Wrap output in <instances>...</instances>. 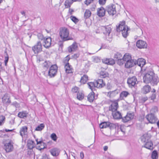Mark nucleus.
<instances>
[{"label": "nucleus", "mask_w": 159, "mask_h": 159, "mask_svg": "<svg viewBox=\"0 0 159 159\" xmlns=\"http://www.w3.org/2000/svg\"><path fill=\"white\" fill-rule=\"evenodd\" d=\"M95 94L94 91H92L87 96L88 101L90 102H93L94 100H95Z\"/></svg>", "instance_id": "nucleus-24"}, {"label": "nucleus", "mask_w": 159, "mask_h": 159, "mask_svg": "<svg viewBox=\"0 0 159 159\" xmlns=\"http://www.w3.org/2000/svg\"><path fill=\"white\" fill-rule=\"evenodd\" d=\"M78 47L77 43L74 42L68 48V51L69 52H71L75 50Z\"/></svg>", "instance_id": "nucleus-31"}, {"label": "nucleus", "mask_w": 159, "mask_h": 159, "mask_svg": "<svg viewBox=\"0 0 159 159\" xmlns=\"http://www.w3.org/2000/svg\"><path fill=\"white\" fill-rule=\"evenodd\" d=\"M106 9L109 15L113 16L116 13V6L113 4H111L106 6Z\"/></svg>", "instance_id": "nucleus-9"}, {"label": "nucleus", "mask_w": 159, "mask_h": 159, "mask_svg": "<svg viewBox=\"0 0 159 159\" xmlns=\"http://www.w3.org/2000/svg\"><path fill=\"white\" fill-rule=\"evenodd\" d=\"M106 11V9L101 7L98 8L97 14L99 17H102L105 16Z\"/></svg>", "instance_id": "nucleus-16"}, {"label": "nucleus", "mask_w": 159, "mask_h": 159, "mask_svg": "<svg viewBox=\"0 0 159 159\" xmlns=\"http://www.w3.org/2000/svg\"><path fill=\"white\" fill-rule=\"evenodd\" d=\"M153 145V143L152 141H149L145 143V144L144 146V147L150 150H152L153 148L152 147Z\"/></svg>", "instance_id": "nucleus-29"}, {"label": "nucleus", "mask_w": 159, "mask_h": 159, "mask_svg": "<svg viewBox=\"0 0 159 159\" xmlns=\"http://www.w3.org/2000/svg\"><path fill=\"white\" fill-rule=\"evenodd\" d=\"M65 68L66 73L67 74L72 73L73 72L72 70L73 68L71 66L70 64L69 63H66L65 65Z\"/></svg>", "instance_id": "nucleus-23"}, {"label": "nucleus", "mask_w": 159, "mask_h": 159, "mask_svg": "<svg viewBox=\"0 0 159 159\" xmlns=\"http://www.w3.org/2000/svg\"><path fill=\"white\" fill-rule=\"evenodd\" d=\"M100 77L102 78H105L109 76L107 72L105 71H102L100 72Z\"/></svg>", "instance_id": "nucleus-40"}, {"label": "nucleus", "mask_w": 159, "mask_h": 159, "mask_svg": "<svg viewBox=\"0 0 159 159\" xmlns=\"http://www.w3.org/2000/svg\"><path fill=\"white\" fill-rule=\"evenodd\" d=\"M50 152L51 154L53 156H58L60 152L59 149L57 148H54L50 150Z\"/></svg>", "instance_id": "nucleus-27"}, {"label": "nucleus", "mask_w": 159, "mask_h": 159, "mask_svg": "<svg viewBox=\"0 0 159 159\" xmlns=\"http://www.w3.org/2000/svg\"><path fill=\"white\" fill-rule=\"evenodd\" d=\"M34 142L32 140H28L27 144L28 148L30 150L34 148Z\"/></svg>", "instance_id": "nucleus-34"}, {"label": "nucleus", "mask_w": 159, "mask_h": 159, "mask_svg": "<svg viewBox=\"0 0 159 159\" xmlns=\"http://www.w3.org/2000/svg\"><path fill=\"white\" fill-rule=\"evenodd\" d=\"M33 150H29L27 152V155L29 156H31L33 155Z\"/></svg>", "instance_id": "nucleus-61"}, {"label": "nucleus", "mask_w": 159, "mask_h": 159, "mask_svg": "<svg viewBox=\"0 0 159 159\" xmlns=\"http://www.w3.org/2000/svg\"><path fill=\"white\" fill-rule=\"evenodd\" d=\"M111 86L109 83H108L107 84V88L108 89H111Z\"/></svg>", "instance_id": "nucleus-63"}, {"label": "nucleus", "mask_w": 159, "mask_h": 159, "mask_svg": "<svg viewBox=\"0 0 159 159\" xmlns=\"http://www.w3.org/2000/svg\"><path fill=\"white\" fill-rule=\"evenodd\" d=\"M151 138L150 136L148 135V134H144L141 137V141L144 143H146L151 141L150 139Z\"/></svg>", "instance_id": "nucleus-28"}, {"label": "nucleus", "mask_w": 159, "mask_h": 159, "mask_svg": "<svg viewBox=\"0 0 159 159\" xmlns=\"http://www.w3.org/2000/svg\"><path fill=\"white\" fill-rule=\"evenodd\" d=\"M7 56L5 57V60L4 61L5 65V66H7V63L9 60V57L7 54Z\"/></svg>", "instance_id": "nucleus-54"}, {"label": "nucleus", "mask_w": 159, "mask_h": 159, "mask_svg": "<svg viewBox=\"0 0 159 159\" xmlns=\"http://www.w3.org/2000/svg\"><path fill=\"white\" fill-rule=\"evenodd\" d=\"M124 59L125 66L126 68H130L136 65V60L132 59L131 55L129 53H126L124 55Z\"/></svg>", "instance_id": "nucleus-2"}, {"label": "nucleus", "mask_w": 159, "mask_h": 159, "mask_svg": "<svg viewBox=\"0 0 159 159\" xmlns=\"http://www.w3.org/2000/svg\"><path fill=\"white\" fill-rule=\"evenodd\" d=\"M7 56L5 57V60L4 61L5 65V66H7V63L9 60V57L7 54Z\"/></svg>", "instance_id": "nucleus-55"}, {"label": "nucleus", "mask_w": 159, "mask_h": 159, "mask_svg": "<svg viewBox=\"0 0 159 159\" xmlns=\"http://www.w3.org/2000/svg\"><path fill=\"white\" fill-rule=\"evenodd\" d=\"M151 90V87L148 84L143 86L141 89V92L143 94H146L149 93Z\"/></svg>", "instance_id": "nucleus-14"}, {"label": "nucleus", "mask_w": 159, "mask_h": 159, "mask_svg": "<svg viewBox=\"0 0 159 159\" xmlns=\"http://www.w3.org/2000/svg\"><path fill=\"white\" fill-rule=\"evenodd\" d=\"M70 18L71 20L75 24L77 23L79 21L78 19L75 16H71Z\"/></svg>", "instance_id": "nucleus-46"}, {"label": "nucleus", "mask_w": 159, "mask_h": 159, "mask_svg": "<svg viewBox=\"0 0 159 159\" xmlns=\"http://www.w3.org/2000/svg\"><path fill=\"white\" fill-rule=\"evenodd\" d=\"M158 111V109L157 107H154L153 108H152L151 110V113H153L154 112H157Z\"/></svg>", "instance_id": "nucleus-50"}, {"label": "nucleus", "mask_w": 159, "mask_h": 159, "mask_svg": "<svg viewBox=\"0 0 159 159\" xmlns=\"http://www.w3.org/2000/svg\"><path fill=\"white\" fill-rule=\"evenodd\" d=\"M41 159H50V158L48 157V155L46 154H43L42 155Z\"/></svg>", "instance_id": "nucleus-53"}, {"label": "nucleus", "mask_w": 159, "mask_h": 159, "mask_svg": "<svg viewBox=\"0 0 159 159\" xmlns=\"http://www.w3.org/2000/svg\"><path fill=\"white\" fill-rule=\"evenodd\" d=\"M134 114L133 113H127L125 116L122 118V121L124 122H127L134 118Z\"/></svg>", "instance_id": "nucleus-15"}, {"label": "nucleus", "mask_w": 159, "mask_h": 159, "mask_svg": "<svg viewBox=\"0 0 159 159\" xmlns=\"http://www.w3.org/2000/svg\"><path fill=\"white\" fill-rule=\"evenodd\" d=\"M69 8L68 13L70 15H72L73 14V13L74 12V11L73 9L70 8V7Z\"/></svg>", "instance_id": "nucleus-62"}, {"label": "nucleus", "mask_w": 159, "mask_h": 159, "mask_svg": "<svg viewBox=\"0 0 159 159\" xmlns=\"http://www.w3.org/2000/svg\"><path fill=\"white\" fill-rule=\"evenodd\" d=\"M5 117L4 116H0V125H2L5 120Z\"/></svg>", "instance_id": "nucleus-47"}, {"label": "nucleus", "mask_w": 159, "mask_h": 159, "mask_svg": "<svg viewBox=\"0 0 159 159\" xmlns=\"http://www.w3.org/2000/svg\"><path fill=\"white\" fill-rule=\"evenodd\" d=\"M112 114L114 118L115 119H122L123 117H122L121 113L119 111H115L113 112H112Z\"/></svg>", "instance_id": "nucleus-26"}, {"label": "nucleus", "mask_w": 159, "mask_h": 159, "mask_svg": "<svg viewBox=\"0 0 159 159\" xmlns=\"http://www.w3.org/2000/svg\"><path fill=\"white\" fill-rule=\"evenodd\" d=\"M28 113L27 111H22L19 112L18 114V116L21 118H24L27 117Z\"/></svg>", "instance_id": "nucleus-30"}, {"label": "nucleus", "mask_w": 159, "mask_h": 159, "mask_svg": "<svg viewBox=\"0 0 159 159\" xmlns=\"http://www.w3.org/2000/svg\"><path fill=\"white\" fill-rule=\"evenodd\" d=\"M118 93L117 92L116 90H115L114 91L109 92L107 93V96L110 97H113L115 96L116 94H118Z\"/></svg>", "instance_id": "nucleus-43"}, {"label": "nucleus", "mask_w": 159, "mask_h": 159, "mask_svg": "<svg viewBox=\"0 0 159 159\" xmlns=\"http://www.w3.org/2000/svg\"><path fill=\"white\" fill-rule=\"evenodd\" d=\"M151 157L152 159H157L158 157V153L157 150H154L152 154Z\"/></svg>", "instance_id": "nucleus-42"}, {"label": "nucleus", "mask_w": 159, "mask_h": 159, "mask_svg": "<svg viewBox=\"0 0 159 159\" xmlns=\"http://www.w3.org/2000/svg\"><path fill=\"white\" fill-rule=\"evenodd\" d=\"M70 58L69 55H67L66 57H65L64 61L63 62L64 63L66 64V63H69L68 61L70 59Z\"/></svg>", "instance_id": "nucleus-48"}, {"label": "nucleus", "mask_w": 159, "mask_h": 159, "mask_svg": "<svg viewBox=\"0 0 159 159\" xmlns=\"http://www.w3.org/2000/svg\"><path fill=\"white\" fill-rule=\"evenodd\" d=\"M84 97V94L82 92L78 91L77 94V98L80 100H82Z\"/></svg>", "instance_id": "nucleus-37"}, {"label": "nucleus", "mask_w": 159, "mask_h": 159, "mask_svg": "<svg viewBox=\"0 0 159 159\" xmlns=\"http://www.w3.org/2000/svg\"><path fill=\"white\" fill-rule=\"evenodd\" d=\"M93 1V0H85L84 3L85 4L88 6Z\"/></svg>", "instance_id": "nucleus-57"}, {"label": "nucleus", "mask_w": 159, "mask_h": 159, "mask_svg": "<svg viewBox=\"0 0 159 159\" xmlns=\"http://www.w3.org/2000/svg\"><path fill=\"white\" fill-rule=\"evenodd\" d=\"M127 83L129 87L131 88L134 87L138 83L137 80L135 76L129 77L127 78Z\"/></svg>", "instance_id": "nucleus-6"}, {"label": "nucleus", "mask_w": 159, "mask_h": 159, "mask_svg": "<svg viewBox=\"0 0 159 159\" xmlns=\"http://www.w3.org/2000/svg\"><path fill=\"white\" fill-rule=\"evenodd\" d=\"M106 0H99V3L101 5H104L106 2Z\"/></svg>", "instance_id": "nucleus-58"}, {"label": "nucleus", "mask_w": 159, "mask_h": 159, "mask_svg": "<svg viewBox=\"0 0 159 159\" xmlns=\"http://www.w3.org/2000/svg\"><path fill=\"white\" fill-rule=\"evenodd\" d=\"M11 105L16 107H18L19 106V104L16 101L12 102Z\"/></svg>", "instance_id": "nucleus-56"}, {"label": "nucleus", "mask_w": 159, "mask_h": 159, "mask_svg": "<svg viewBox=\"0 0 159 159\" xmlns=\"http://www.w3.org/2000/svg\"><path fill=\"white\" fill-rule=\"evenodd\" d=\"M32 50L35 54H38L42 51V45L40 41H38L32 47Z\"/></svg>", "instance_id": "nucleus-7"}, {"label": "nucleus", "mask_w": 159, "mask_h": 159, "mask_svg": "<svg viewBox=\"0 0 159 159\" xmlns=\"http://www.w3.org/2000/svg\"><path fill=\"white\" fill-rule=\"evenodd\" d=\"M88 84L89 88L91 89L92 91H95V87H96V85H95V82H89L88 83Z\"/></svg>", "instance_id": "nucleus-36"}, {"label": "nucleus", "mask_w": 159, "mask_h": 159, "mask_svg": "<svg viewBox=\"0 0 159 159\" xmlns=\"http://www.w3.org/2000/svg\"><path fill=\"white\" fill-rule=\"evenodd\" d=\"M45 44L43 45L44 47L46 48H48L51 45L52 39L50 37L47 38L46 39H44Z\"/></svg>", "instance_id": "nucleus-19"}, {"label": "nucleus", "mask_w": 159, "mask_h": 159, "mask_svg": "<svg viewBox=\"0 0 159 159\" xmlns=\"http://www.w3.org/2000/svg\"><path fill=\"white\" fill-rule=\"evenodd\" d=\"M37 36L38 38L41 40H42L43 39H45V38H43V35L39 33L38 34Z\"/></svg>", "instance_id": "nucleus-59"}, {"label": "nucleus", "mask_w": 159, "mask_h": 159, "mask_svg": "<svg viewBox=\"0 0 159 159\" xmlns=\"http://www.w3.org/2000/svg\"><path fill=\"white\" fill-rule=\"evenodd\" d=\"M125 22L124 20L120 21L118 26H116L117 32H121L122 36L126 38L129 35L128 31L130 30L129 28L125 25Z\"/></svg>", "instance_id": "nucleus-1"}, {"label": "nucleus", "mask_w": 159, "mask_h": 159, "mask_svg": "<svg viewBox=\"0 0 159 159\" xmlns=\"http://www.w3.org/2000/svg\"><path fill=\"white\" fill-rule=\"evenodd\" d=\"M69 34V30L65 27L62 28L59 32L60 36L64 41L71 39L68 37Z\"/></svg>", "instance_id": "nucleus-3"}, {"label": "nucleus", "mask_w": 159, "mask_h": 159, "mask_svg": "<svg viewBox=\"0 0 159 159\" xmlns=\"http://www.w3.org/2000/svg\"><path fill=\"white\" fill-rule=\"evenodd\" d=\"M95 85L97 88H101L105 85V84L103 82L102 79H98L95 82Z\"/></svg>", "instance_id": "nucleus-21"}, {"label": "nucleus", "mask_w": 159, "mask_h": 159, "mask_svg": "<svg viewBox=\"0 0 159 159\" xmlns=\"http://www.w3.org/2000/svg\"><path fill=\"white\" fill-rule=\"evenodd\" d=\"M28 127L26 126H24L21 127L20 130V135L23 137V134H25L27 132Z\"/></svg>", "instance_id": "nucleus-35"}, {"label": "nucleus", "mask_w": 159, "mask_h": 159, "mask_svg": "<svg viewBox=\"0 0 159 159\" xmlns=\"http://www.w3.org/2000/svg\"><path fill=\"white\" fill-rule=\"evenodd\" d=\"M80 157L81 159H83L84 157V153L83 152H82L80 153Z\"/></svg>", "instance_id": "nucleus-64"}, {"label": "nucleus", "mask_w": 159, "mask_h": 159, "mask_svg": "<svg viewBox=\"0 0 159 159\" xmlns=\"http://www.w3.org/2000/svg\"><path fill=\"white\" fill-rule=\"evenodd\" d=\"M52 65V63L50 61H46L43 64V67L44 69H47Z\"/></svg>", "instance_id": "nucleus-33"}, {"label": "nucleus", "mask_w": 159, "mask_h": 159, "mask_svg": "<svg viewBox=\"0 0 159 159\" xmlns=\"http://www.w3.org/2000/svg\"><path fill=\"white\" fill-rule=\"evenodd\" d=\"M91 13L90 11L88 9H86L84 14V17L85 19L89 18L91 16Z\"/></svg>", "instance_id": "nucleus-38"}, {"label": "nucleus", "mask_w": 159, "mask_h": 159, "mask_svg": "<svg viewBox=\"0 0 159 159\" xmlns=\"http://www.w3.org/2000/svg\"><path fill=\"white\" fill-rule=\"evenodd\" d=\"M152 78L151 81L150 83L153 86L157 85L158 83L159 82V79L158 77L155 75L154 74Z\"/></svg>", "instance_id": "nucleus-18"}, {"label": "nucleus", "mask_w": 159, "mask_h": 159, "mask_svg": "<svg viewBox=\"0 0 159 159\" xmlns=\"http://www.w3.org/2000/svg\"><path fill=\"white\" fill-rule=\"evenodd\" d=\"M76 0H66L65 3L64 5L66 8H70L73 2L76 1Z\"/></svg>", "instance_id": "nucleus-32"}, {"label": "nucleus", "mask_w": 159, "mask_h": 159, "mask_svg": "<svg viewBox=\"0 0 159 159\" xmlns=\"http://www.w3.org/2000/svg\"><path fill=\"white\" fill-rule=\"evenodd\" d=\"M154 75V73L152 70L148 71L143 76V82L146 84L149 83Z\"/></svg>", "instance_id": "nucleus-4"}, {"label": "nucleus", "mask_w": 159, "mask_h": 159, "mask_svg": "<svg viewBox=\"0 0 159 159\" xmlns=\"http://www.w3.org/2000/svg\"><path fill=\"white\" fill-rule=\"evenodd\" d=\"M99 127L101 129L109 127L111 129H112L116 128V126L115 124L110 122H103L100 124Z\"/></svg>", "instance_id": "nucleus-8"}, {"label": "nucleus", "mask_w": 159, "mask_h": 159, "mask_svg": "<svg viewBox=\"0 0 159 159\" xmlns=\"http://www.w3.org/2000/svg\"><path fill=\"white\" fill-rule=\"evenodd\" d=\"M114 58L116 61L118 65L120 66L124 64V56L119 52H117L114 56Z\"/></svg>", "instance_id": "nucleus-5"}, {"label": "nucleus", "mask_w": 159, "mask_h": 159, "mask_svg": "<svg viewBox=\"0 0 159 159\" xmlns=\"http://www.w3.org/2000/svg\"><path fill=\"white\" fill-rule=\"evenodd\" d=\"M57 68L58 67L56 65H52L50 66L48 72L49 76L51 77H54L57 72Z\"/></svg>", "instance_id": "nucleus-10"}, {"label": "nucleus", "mask_w": 159, "mask_h": 159, "mask_svg": "<svg viewBox=\"0 0 159 159\" xmlns=\"http://www.w3.org/2000/svg\"><path fill=\"white\" fill-rule=\"evenodd\" d=\"M156 93H152V95L149 98H150L151 100H154L155 99L156 97Z\"/></svg>", "instance_id": "nucleus-49"}, {"label": "nucleus", "mask_w": 159, "mask_h": 159, "mask_svg": "<svg viewBox=\"0 0 159 159\" xmlns=\"http://www.w3.org/2000/svg\"><path fill=\"white\" fill-rule=\"evenodd\" d=\"M50 137L51 138V139L53 140L54 141H56L57 140V137L56 135V134L54 133H52L51 136H50Z\"/></svg>", "instance_id": "nucleus-45"}, {"label": "nucleus", "mask_w": 159, "mask_h": 159, "mask_svg": "<svg viewBox=\"0 0 159 159\" xmlns=\"http://www.w3.org/2000/svg\"><path fill=\"white\" fill-rule=\"evenodd\" d=\"M129 94V93L128 92L123 91L120 94V97L123 98L124 97H126Z\"/></svg>", "instance_id": "nucleus-41"}, {"label": "nucleus", "mask_w": 159, "mask_h": 159, "mask_svg": "<svg viewBox=\"0 0 159 159\" xmlns=\"http://www.w3.org/2000/svg\"><path fill=\"white\" fill-rule=\"evenodd\" d=\"M136 46L139 48H147V44L146 42L143 40H139L136 42Z\"/></svg>", "instance_id": "nucleus-12"}, {"label": "nucleus", "mask_w": 159, "mask_h": 159, "mask_svg": "<svg viewBox=\"0 0 159 159\" xmlns=\"http://www.w3.org/2000/svg\"><path fill=\"white\" fill-rule=\"evenodd\" d=\"M79 88L77 87H75L73 88L72 89V91L74 93H78Z\"/></svg>", "instance_id": "nucleus-52"}, {"label": "nucleus", "mask_w": 159, "mask_h": 159, "mask_svg": "<svg viewBox=\"0 0 159 159\" xmlns=\"http://www.w3.org/2000/svg\"><path fill=\"white\" fill-rule=\"evenodd\" d=\"M88 77L86 75H84L81 78L80 82L83 84H85L88 80Z\"/></svg>", "instance_id": "nucleus-39"}, {"label": "nucleus", "mask_w": 159, "mask_h": 159, "mask_svg": "<svg viewBox=\"0 0 159 159\" xmlns=\"http://www.w3.org/2000/svg\"><path fill=\"white\" fill-rule=\"evenodd\" d=\"M102 29L103 30L105 31L103 32L104 34L106 35L109 36L111 30V27L109 26H102Z\"/></svg>", "instance_id": "nucleus-25"}, {"label": "nucleus", "mask_w": 159, "mask_h": 159, "mask_svg": "<svg viewBox=\"0 0 159 159\" xmlns=\"http://www.w3.org/2000/svg\"><path fill=\"white\" fill-rule=\"evenodd\" d=\"M146 118L151 124H154L157 120V117L153 113H150L147 115L145 116Z\"/></svg>", "instance_id": "nucleus-11"}, {"label": "nucleus", "mask_w": 159, "mask_h": 159, "mask_svg": "<svg viewBox=\"0 0 159 159\" xmlns=\"http://www.w3.org/2000/svg\"><path fill=\"white\" fill-rule=\"evenodd\" d=\"M4 148L7 152H10L12 151L13 149V145L10 142L6 143L4 145Z\"/></svg>", "instance_id": "nucleus-20"}, {"label": "nucleus", "mask_w": 159, "mask_h": 159, "mask_svg": "<svg viewBox=\"0 0 159 159\" xmlns=\"http://www.w3.org/2000/svg\"><path fill=\"white\" fill-rule=\"evenodd\" d=\"M148 98L147 97H142L140 100L142 102L144 103L147 100Z\"/></svg>", "instance_id": "nucleus-51"}, {"label": "nucleus", "mask_w": 159, "mask_h": 159, "mask_svg": "<svg viewBox=\"0 0 159 159\" xmlns=\"http://www.w3.org/2000/svg\"><path fill=\"white\" fill-rule=\"evenodd\" d=\"M118 107V102L116 101L113 102L111 105L109 107V110L112 112L116 111Z\"/></svg>", "instance_id": "nucleus-13"}, {"label": "nucleus", "mask_w": 159, "mask_h": 159, "mask_svg": "<svg viewBox=\"0 0 159 159\" xmlns=\"http://www.w3.org/2000/svg\"><path fill=\"white\" fill-rule=\"evenodd\" d=\"M80 56V54L79 53L75 54L71 56L72 58L75 59H76L78 58Z\"/></svg>", "instance_id": "nucleus-60"}, {"label": "nucleus", "mask_w": 159, "mask_h": 159, "mask_svg": "<svg viewBox=\"0 0 159 159\" xmlns=\"http://www.w3.org/2000/svg\"><path fill=\"white\" fill-rule=\"evenodd\" d=\"M102 62L104 63L107 65H113L115 64V59H113L112 58H104L102 59Z\"/></svg>", "instance_id": "nucleus-17"}, {"label": "nucleus", "mask_w": 159, "mask_h": 159, "mask_svg": "<svg viewBox=\"0 0 159 159\" xmlns=\"http://www.w3.org/2000/svg\"><path fill=\"white\" fill-rule=\"evenodd\" d=\"M146 64L145 60L143 58H139L136 60L135 65H138L139 66L142 67L143 66Z\"/></svg>", "instance_id": "nucleus-22"}, {"label": "nucleus", "mask_w": 159, "mask_h": 159, "mask_svg": "<svg viewBox=\"0 0 159 159\" xmlns=\"http://www.w3.org/2000/svg\"><path fill=\"white\" fill-rule=\"evenodd\" d=\"M45 127L43 123L39 125L35 129V131H40L42 130Z\"/></svg>", "instance_id": "nucleus-44"}]
</instances>
